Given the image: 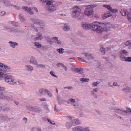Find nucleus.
<instances>
[{
  "mask_svg": "<svg viewBox=\"0 0 131 131\" xmlns=\"http://www.w3.org/2000/svg\"><path fill=\"white\" fill-rule=\"evenodd\" d=\"M71 15L73 18H77L78 20L82 19L84 16L83 14L81 13V10L78 6L73 8Z\"/></svg>",
  "mask_w": 131,
  "mask_h": 131,
  "instance_id": "1",
  "label": "nucleus"
},
{
  "mask_svg": "<svg viewBox=\"0 0 131 131\" xmlns=\"http://www.w3.org/2000/svg\"><path fill=\"white\" fill-rule=\"evenodd\" d=\"M101 26V33L103 31H108L113 27L112 25L110 23H102L98 22Z\"/></svg>",
  "mask_w": 131,
  "mask_h": 131,
  "instance_id": "2",
  "label": "nucleus"
},
{
  "mask_svg": "<svg viewBox=\"0 0 131 131\" xmlns=\"http://www.w3.org/2000/svg\"><path fill=\"white\" fill-rule=\"evenodd\" d=\"M97 22L95 21L91 24L90 29L93 31L96 32L101 33V25H99L96 24Z\"/></svg>",
  "mask_w": 131,
  "mask_h": 131,
  "instance_id": "3",
  "label": "nucleus"
},
{
  "mask_svg": "<svg viewBox=\"0 0 131 131\" xmlns=\"http://www.w3.org/2000/svg\"><path fill=\"white\" fill-rule=\"evenodd\" d=\"M96 6L95 5H89L84 10L85 15L88 17L91 15L93 13V8Z\"/></svg>",
  "mask_w": 131,
  "mask_h": 131,
  "instance_id": "4",
  "label": "nucleus"
},
{
  "mask_svg": "<svg viewBox=\"0 0 131 131\" xmlns=\"http://www.w3.org/2000/svg\"><path fill=\"white\" fill-rule=\"evenodd\" d=\"M4 79L6 82L11 85H15L16 83V81L12 78V76L11 75H6Z\"/></svg>",
  "mask_w": 131,
  "mask_h": 131,
  "instance_id": "5",
  "label": "nucleus"
},
{
  "mask_svg": "<svg viewBox=\"0 0 131 131\" xmlns=\"http://www.w3.org/2000/svg\"><path fill=\"white\" fill-rule=\"evenodd\" d=\"M27 109L29 111L33 112L38 113H40L42 111L41 108L37 106H28L26 107Z\"/></svg>",
  "mask_w": 131,
  "mask_h": 131,
  "instance_id": "6",
  "label": "nucleus"
},
{
  "mask_svg": "<svg viewBox=\"0 0 131 131\" xmlns=\"http://www.w3.org/2000/svg\"><path fill=\"white\" fill-rule=\"evenodd\" d=\"M128 52L125 50H122L119 55L120 59L122 61H124L126 58V56L128 55Z\"/></svg>",
  "mask_w": 131,
  "mask_h": 131,
  "instance_id": "7",
  "label": "nucleus"
},
{
  "mask_svg": "<svg viewBox=\"0 0 131 131\" xmlns=\"http://www.w3.org/2000/svg\"><path fill=\"white\" fill-rule=\"evenodd\" d=\"M11 69L9 67L0 62V71L8 72Z\"/></svg>",
  "mask_w": 131,
  "mask_h": 131,
  "instance_id": "8",
  "label": "nucleus"
},
{
  "mask_svg": "<svg viewBox=\"0 0 131 131\" xmlns=\"http://www.w3.org/2000/svg\"><path fill=\"white\" fill-rule=\"evenodd\" d=\"M115 112L119 115H120L123 116H125L126 114L128 113L126 110H116Z\"/></svg>",
  "mask_w": 131,
  "mask_h": 131,
  "instance_id": "9",
  "label": "nucleus"
},
{
  "mask_svg": "<svg viewBox=\"0 0 131 131\" xmlns=\"http://www.w3.org/2000/svg\"><path fill=\"white\" fill-rule=\"evenodd\" d=\"M83 56L85 57L84 58L85 59H86V61L87 59L90 60L93 58L92 54L89 53H84L83 54Z\"/></svg>",
  "mask_w": 131,
  "mask_h": 131,
  "instance_id": "10",
  "label": "nucleus"
},
{
  "mask_svg": "<svg viewBox=\"0 0 131 131\" xmlns=\"http://www.w3.org/2000/svg\"><path fill=\"white\" fill-rule=\"evenodd\" d=\"M29 62L30 64L36 65H37L38 62L35 58L33 56H31L30 57Z\"/></svg>",
  "mask_w": 131,
  "mask_h": 131,
  "instance_id": "11",
  "label": "nucleus"
},
{
  "mask_svg": "<svg viewBox=\"0 0 131 131\" xmlns=\"http://www.w3.org/2000/svg\"><path fill=\"white\" fill-rule=\"evenodd\" d=\"M22 8L26 12L28 13L30 15H33L34 12L31 10L30 8L27 6H23Z\"/></svg>",
  "mask_w": 131,
  "mask_h": 131,
  "instance_id": "12",
  "label": "nucleus"
},
{
  "mask_svg": "<svg viewBox=\"0 0 131 131\" xmlns=\"http://www.w3.org/2000/svg\"><path fill=\"white\" fill-rule=\"evenodd\" d=\"M83 27L85 29H90L91 24L87 23H82V24Z\"/></svg>",
  "mask_w": 131,
  "mask_h": 131,
  "instance_id": "13",
  "label": "nucleus"
},
{
  "mask_svg": "<svg viewBox=\"0 0 131 131\" xmlns=\"http://www.w3.org/2000/svg\"><path fill=\"white\" fill-rule=\"evenodd\" d=\"M2 3L6 7L10 6V3L8 0H2L1 1Z\"/></svg>",
  "mask_w": 131,
  "mask_h": 131,
  "instance_id": "14",
  "label": "nucleus"
},
{
  "mask_svg": "<svg viewBox=\"0 0 131 131\" xmlns=\"http://www.w3.org/2000/svg\"><path fill=\"white\" fill-rule=\"evenodd\" d=\"M36 35L37 36L34 38V40L35 41H36L37 40H41L42 39V34L41 33L38 32L36 34Z\"/></svg>",
  "mask_w": 131,
  "mask_h": 131,
  "instance_id": "15",
  "label": "nucleus"
},
{
  "mask_svg": "<svg viewBox=\"0 0 131 131\" xmlns=\"http://www.w3.org/2000/svg\"><path fill=\"white\" fill-rule=\"evenodd\" d=\"M8 43L10 44V47L13 48H15L16 46H17L18 45V43L15 42L10 41L8 42Z\"/></svg>",
  "mask_w": 131,
  "mask_h": 131,
  "instance_id": "16",
  "label": "nucleus"
},
{
  "mask_svg": "<svg viewBox=\"0 0 131 131\" xmlns=\"http://www.w3.org/2000/svg\"><path fill=\"white\" fill-rule=\"evenodd\" d=\"M110 49L108 48H107L106 49H105L103 47H102L100 48V51L102 54H104L105 53V51H108L110 50Z\"/></svg>",
  "mask_w": 131,
  "mask_h": 131,
  "instance_id": "17",
  "label": "nucleus"
},
{
  "mask_svg": "<svg viewBox=\"0 0 131 131\" xmlns=\"http://www.w3.org/2000/svg\"><path fill=\"white\" fill-rule=\"evenodd\" d=\"M63 29L64 31L69 30L70 29V26L69 25H68L67 24H65L64 25Z\"/></svg>",
  "mask_w": 131,
  "mask_h": 131,
  "instance_id": "18",
  "label": "nucleus"
},
{
  "mask_svg": "<svg viewBox=\"0 0 131 131\" xmlns=\"http://www.w3.org/2000/svg\"><path fill=\"white\" fill-rule=\"evenodd\" d=\"M30 19L34 24L38 25L40 21V20L36 18H31Z\"/></svg>",
  "mask_w": 131,
  "mask_h": 131,
  "instance_id": "19",
  "label": "nucleus"
},
{
  "mask_svg": "<svg viewBox=\"0 0 131 131\" xmlns=\"http://www.w3.org/2000/svg\"><path fill=\"white\" fill-rule=\"evenodd\" d=\"M25 67L28 71H31L34 70L33 67L30 65H26Z\"/></svg>",
  "mask_w": 131,
  "mask_h": 131,
  "instance_id": "20",
  "label": "nucleus"
},
{
  "mask_svg": "<svg viewBox=\"0 0 131 131\" xmlns=\"http://www.w3.org/2000/svg\"><path fill=\"white\" fill-rule=\"evenodd\" d=\"M3 98L4 100H6L8 101L12 100V95H9V96H3Z\"/></svg>",
  "mask_w": 131,
  "mask_h": 131,
  "instance_id": "21",
  "label": "nucleus"
},
{
  "mask_svg": "<svg viewBox=\"0 0 131 131\" xmlns=\"http://www.w3.org/2000/svg\"><path fill=\"white\" fill-rule=\"evenodd\" d=\"M46 90H47L45 89H41L39 90V92L41 94L44 95L45 94Z\"/></svg>",
  "mask_w": 131,
  "mask_h": 131,
  "instance_id": "22",
  "label": "nucleus"
},
{
  "mask_svg": "<svg viewBox=\"0 0 131 131\" xmlns=\"http://www.w3.org/2000/svg\"><path fill=\"white\" fill-rule=\"evenodd\" d=\"M120 12L123 16L126 15L128 13L126 9H122L120 10Z\"/></svg>",
  "mask_w": 131,
  "mask_h": 131,
  "instance_id": "23",
  "label": "nucleus"
},
{
  "mask_svg": "<svg viewBox=\"0 0 131 131\" xmlns=\"http://www.w3.org/2000/svg\"><path fill=\"white\" fill-rule=\"evenodd\" d=\"M122 90L125 93L129 92L130 91V88L128 86L122 89Z\"/></svg>",
  "mask_w": 131,
  "mask_h": 131,
  "instance_id": "24",
  "label": "nucleus"
},
{
  "mask_svg": "<svg viewBox=\"0 0 131 131\" xmlns=\"http://www.w3.org/2000/svg\"><path fill=\"white\" fill-rule=\"evenodd\" d=\"M72 129L73 131H81V129H82V127L77 126L73 128Z\"/></svg>",
  "mask_w": 131,
  "mask_h": 131,
  "instance_id": "25",
  "label": "nucleus"
},
{
  "mask_svg": "<svg viewBox=\"0 0 131 131\" xmlns=\"http://www.w3.org/2000/svg\"><path fill=\"white\" fill-rule=\"evenodd\" d=\"M42 106L46 110H49L48 108V105L46 102L43 103L42 105Z\"/></svg>",
  "mask_w": 131,
  "mask_h": 131,
  "instance_id": "26",
  "label": "nucleus"
},
{
  "mask_svg": "<svg viewBox=\"0 0 131 131\" xmlns=\"http://www.w3.org/2000/svg\"><path fill=\"white\" fill-rule=\"evenodd\" d=\"M72 124L74 125H77L80 123L79 121H77L76 119H74L72 121Z\"/></svg>",
  "mask_w": 131,
  "mask_h": 131,
  "instance_id": "27",
  "label": "nucleus"
},
{
  "mask_svg": "<svg viewBox=\"0 0 131 131\" xmlns=\"http://www.w3.org/2000/svg\"><path fill=\"white\" fill-rule=\"evenodd\" d=\"M52 39H54L57 42L56 43L59 45H61V41L58 39V38L57 37H53L52 38Z\"/></svg>",
  "mask_w": 131,
  "mask_h": 131,
  "instance_id": "28",
  "label": "nucleus"
},
{
  "mask_svg": "<svg viewBox=\"0 0 131 131\" xmlns=\"http://www.w3.org/2000/svg\"><path fill=\"white\" fill-rule=\"evenodd\" d=\"M19 17L20 21L22 22L24 21L25 20L24 16L21 14H19Z\"/></svg>",
  "mask_w": 131,
  "mask_h": 131,
  "instance_id": "29",
  "label": "nucleus"
},
{
  "mask_svg": "<svg viewBox=\"0 0 131 131\" xmlns=\"http://www.w3.org/2000/svg\"><path fill=\"white\" fill-rule=\"evenodd\" d=\"M57 100L59 101V104H61L63 103V100L59 96L58 97Z\"/></svg>",
  "mask_w": 131,
  "mask_h": 131,
  "instance_id": "30",
  "label": "nucleus"
},
{
  "mask_svg": "<svg viewBox=\"0 0 131 131\" xmlns=\"http://www.w3.org/2000/svg\"><path fill=\"white\" fill-rule=\"evenodd\" d=\"M5 75L3 72H0V80H2L4 79Z\"/></svg>",
  "mask_w": 131,
  "mask_h": 131,
  "instance_id": "31",
  "label": "nucleus"
},
{
  "mask_svg": "<svg viewBox=\"0 0 131 131\" xmlns=\"http://www.w3.org/2000/svg\"><path fill=\"white\" fill-rule=\"evenodd\" d=\"M69 103L72 105V104H74L75 102V100L73 99H70L68 100Z\"/></svg>",
  "mask_w": 131,
  "mask_h": 131,
  "instance_id": "32",
  "label": "nucleus"
},
{
  "mask_svg": "<svg viewBox=\"0 0 131 131\" xmlns=\"http://www.w3.org/2000/svg\"><path fill=\"white\" fill-rule=\"evenodd\" d=\"M80 81H82V82H88L89 81V80L88 79H87L86 78H81L80 79Z\"/></svg>",
  "mask_w": 131,
  "mask_h": 131,
  "instance_id": "33",
  "label": "nucleus"
},
{
  "mask_svg": "<svg viewBox=\"0 0 131 131\" xmlns=\"http://www.w3.org/2000/svg\"><path fill=\"white\" fill-rule=\"evenodd\" d=\"M57 51L60 54H62L64 52V49L62 48L57 49Z\"/></svg>",
  "mask_w": 131,
  "mask_h": 131,
  "instance_id": "34",
  "label": "nucleus"
},
{
  "mask_svg": "<svg viewBox=\"0 0 131 131\" xmlns=\"http://www.w3.org/2000/svg\"><path fill=\"white\" fill-rule=\"evenodd\" d=\"M103 7L106 8L107 9L109 10L110 11L112 8L111 7V6L109 5H103Z\"/></svg>",
  "mask_w": 131,
  "mask_h": 131,
  "instance_id": "35",
  "label": "nucleus"
},
{
  "mask_svg": "<svg viewBox=\"0 0 131 131\" xmlns=\"http://www.w3.org/2000/svg\"><path fill=\"white\" fill-rule=\"evenodd\" d=\"M45 39L49 43L51 42H52L51 39L48 36H46L45 37Z\"/></svg>",
  "mask_w": 131,
  "mask_h": 131,
  "instance_id": "36",
  "label": "nucleus"
},
{
  "mask_svg": "<svg viewBox=\"0 0 131 131\" xmlns=\"http://www.w3.org/2000/svg\"><path fill=\"white\" fill-rule=\"evenodd\" d=\"M80 61H81L83 62H86V59H85L84 57H78L77 58Z\"/></svg>",
  "mask_w": 131,
  "mask_h": 131,
  "instance_id": "37",
  "label": "nucleus"
},
{
  "mask_svg": "<svg viewBox=\"0 0 131 131\" xmlns=\"http://www.w3.org/2000/svg\"><path fill=\"white\" fill-rule=\"evenodd\" d=\"M72 105L75 108H77L79 106V103L78 102H75L74 104H72Z\"/></svg>",
  "mask_w": 131,
  "mask_h": 131,
  "instance_id": "38",
  "label": "nucleus"
},
{
  "mask_svg": "<svg viewBox=\"0 0 131 131\" xmlns=\"http://www.w3.org/2000/svg\"><path fill=\"white\" fill-rule=\"evenodd\" d=\"M34 45L38 48H40L42 46L39 43L36 42H35L34 43Z\"/></svg>",
  "mask_w": 131,
  "mask_h": 131,
  "instance_id": "39",
  "label": "nucleus"
},
{
  "mask_svg": "<svg viewBox=\"0 0 131 131\" xmlns=\"http://www.w3.org/2000/svg\"><path fill=\"white\" fill-rule=\"evenodd\" d=\"M38 25L40 26H41V28H43L45 26V25L44 23H43L41 20L38 24Z\"/></svg>",
  "mask_w": 131,
  "mask_h": 131,
  "instance_id": "40",
  "label": "nucleus"
},
{
  "mask_svg": "<svg viewBox=\"0 0 131 131\" xmlns=\"http://www.w3.org/2000/svg\"><path fill=\"white\" fill-rule=\"evenodd\" d=\"M127 17L128 20L131 22V14L128 13L127 14Z\"/></svg>",
  "mask_w": 131,
  "mask_h": 131,
  "instance_id": "41",
  "label": "nucleus"
},
{
  "mask_svg": "<svg viewBox=\"0 0 131 131\" xmlns=\"http://www.w3.org/2000/svg\"><path fill=\"white\" fill-rule=\"evenodd\" d=\"M83 69L82 68H78V71H77V73H82L83 72Z\"/></svg>",
  "mask_w": 131,
  "mask_h": 131,
  "instance_id": "42",
  "label": "nucleus"
},
{
  "mask_svg": "<svg viewBox=\"0 0 131 131\" xmlns=\"http://www.w3.org/2000/svg\"><path fill=\"white\" fill-rule=\"evenodd\" d=\"M90 129L89 127L82 128L81 129V131H89Z\"/></svg>",
  "mask_w": 131,
  "mask_h": 131,
  "instance_id": "43",
  "label": "nucleus"
},
{
  "mask_svg": "<svg viewBox=\"0 0 131 131\" xmlns=\"http://www.w3.org/2000/svg\"><path fill=\"white\" fill-rule=\"evenodd\" d=\"M125 61L131 62V57H127L126 58Z\"/></svg>",
  "mask_w": 131,
  "mask_h": 131,
  "instance_id": "44",
  "label": "nucleus"
},
{
  "mask_svg": "<svg viewBox=\"0 0 131 131\" xmlns=\"http://www.w3.org/2000/svg\"><path fill=\"white\" fill-rule=\"evenodd\" d=\"M11 24L13 26L15 27H17L18 25V24L17 22L15 21H12Z\"/></svg>",
  "mask_w": 131,
  "mask_h": 131,
  "instance_id": "45",
  "label": "nucleus"
},
{
  "mask_svg": "<svg viewBox=\"0 0 131 131\" xmlns=\"http://www.w3.org/2000/svg\"><path fill=\"white\" fill-rule=\"evenodd\" d=\"M91 95L95 99H96L97 97L96 94L93 91L91 92Z\"/></svg>",
  "mask_w": 131,
  "mask_h": 131,
  "instance_id": "46",
  "label": "nucleus"
},
{
  "mask_svg": "<svg viewBox=\"0 0 131 131\" xmlns=\"http://www.w3.org/2000/svg\"><path fill=\"white\" fill-rule=\"evenodd\" d=\"M130 42H131V40H127L124 43V45L126 46H128L129 45V44L130 43Z\"/></svg>",
  "mask_w": 131,
  "mask_h": 131,
  "instance_id": "47",
  "label": "nucleus"
},
{
  "mask_svg": "<svg viewBox=\"0 0 131 131\" xmlns=\"http://www.w3.org/2000/svg\"><path fill=\"white\" fill-rule=\"evenodd\" d=\"M55 73L54 71H51L50 72V74L52 76L57 78V77L54 74Z\"/></svg>",
  "mask_w": 131,
  "mask_h": 131,
  "instance_id": "48",
  "label": "nucleus"
},
{
  "mask_svg": "<svg viewBox=\"0 0 131 131\" xmlns=\"http://www.w3.org/2000/svg\"><path fill=\"white\" fill-rule=\"evenodd\" d=\"M66 125L67 128H71L72 126L71 125L70 123L68 122H66Z\"/></svg>",
  "mask_w": 131,
  "mask_h": 131,
  "instance_id": "49",
  "label": "nucleus"
},
{
  "mask_svg": "<svg viewBox=\"0 0 131 131\" xmlns=\"http://www.w3.org/2000/svg\"><path fill=\"white\" fill-rule=\"evenodd\" d=\"M46 92L47 93V94L50 97H52V94L48 90H46Z\"/></svg>",
  "mask_w": 131,
  "mask_h": 131,
  "instance_id": "50",
  "label": "nucleus"
},
{
  "mask_svg": "<svg viewBox=\"0 0 131 131\" xmlns=\"http://www.w3.org/2000/svg\"><path fill=\"white\" fill-rule=\"evenodd\" d=\"M2 119L5 120H9L10 118H8L7 116L4 115L2 116Z\"/></svg>",
  "mask_w": 131,
  "mask_h": 131,
  "instance_id": "51",
  "label": "nucleus"
},
{
  "mask_svg": "<svg viewBox=\"0 0 131 131\" xmlns=\"http://www.w3.org/2000/svg\"><path fill=\"white\" fill-rule=\"evenodd\" d=\"M54 110L56 112H59L60 111V110L58 109V107L56 105H55L54 106Z\"/></svg>",
  "mask_w": 131,
  "mask_h": 131,
  "instance_id": "52",
  "label": "nucleus"
},
{
  "mask_svg": "<svg viewBox=\"0 0 131 131\" xmlns=\"http://www.w3.org/2000/svg\"><path fill=\"white\" fill-rule=\"evenodd\" d=\"M63 65H64L62 63H61L60 62H59L57 64V66L58 67H63L62 66Z\"/></svg>",
  "mask_w": 131,
  "mask_h": 131,
  "instance_id": "53",
  "label": "nucleus"
},
{
  "mask_svg": "<svg viewBox=\"0 0 131 131\" xmlns=\"http://www.w3.org/2000/svg\"><path fill=\"white\" fill-rule=\"evenodd\" d=\"M110 11L112 13H116L118 12V10L116 9H112V8L111 9Z\"/></svg>",
  "mask_w": 131,
  "mask_h": 131,
  "instance_id": "54",
  "label": "nucleus"
},
{
  "mask_svg": "<svg viewBox=\"0 0 131 131\" xmlns=\"http://www.w3.org/2000/svg\"><path fill=\"white\" fill-rule=\"evenodd\" d=\"M6 12L4 11H2L0 12V16H3L5 15Z\"/></svg>",
  "mask_w": 131,
  "mask_h": 131,
  "instance_id": "55",
  "label": "nucleus"
},
{
  "mask_svg": "<svg viewBox=\"0 0 131 131\" xmlns=\"http://www.w3.org/2000/svg\"><path fill=\"white\" fill-rule=\"evenodd\" d=\"M38 67H39L41 68H45V65L42 64H39L37 65Z\"/></svg>",
  "mask_w": 131,
  "mask_h": 131,
  "instance_id": "56",
  "label": "nucleus"
},
{
  "mask_svg": "<svg viewBox=\"0 0 131 131\" xmlns=\"http://www.w3.org/2000/svg\"><path fill=\"white\" fill-rule=\"evenodd\" d=\"M6 29H9L8 31L10 32H13V28H9V27H8L7 28H6Z\"/></svg>",
  "mask_w": 131,
  "mask_h": 131,
  "instance_id": "57",
  "label": "nucleus"
},
{
  "mask_svg": "<svg viewBox=\"0 0 131 131\" xmlns=\"http://www.w3.org/2000/svg\"><path fill=\"white\" fill-rule=\"evenodd\" d=\"M4 90V88L3 87H0V96L2 94V91Z\"/></svg>",
  "mask_w": 131,
  "mask_h": 131,
  "instance_id": "58",
  "label": "nucleus"
},
{
  "mask_svg": "<svg viewBox=\"0 0 131 131\" xmlns=\"http://www.w3.org/2000/svg\"><path fill=\"white\" fill-rule=\"evenodd\" d=\"M113 86H119V85L116 82H114L113 84Z\"/></svg>",
  "mask_w": 131,
  "mask_h": 131,
  "instance_id": "59",
  "label": "nucleus"
},
{
  "mask_svg": "<svg viewBox=\"0 0 131 131\" xmlns=\"http://www.w3.org/2000/svg\"><path fill=\"white\" fill-rule=\"evenodd\" d=\"M64 89H66L67 88L69 90H71L73 89V87L71 86H69L64 87Z\"/></svg>",
  "mask_w": 131,
  "mask_h": 131,
  "instance_id": "60",
  "label": "nucleus"
},
{
  "mask_svg": "<svg viewBox=\"0 0 131 131\" xmlns=\"http://www.w3.org/2000/svg\"><path fill=\"white\" fill-rule=\"evenodd\" d=\"M47 119L48 120V121L50 123L52 124L53 125H54L55 124V123H54L53 121H51L50 119Z\"/></svg>",
  "mask_w": 131,
  "mask_h": 131,
  "instance_id": "61",
  "label": "nucleus"
},
{
  "mask_svg": "<svg viewBox=\"0 0 131 131\" xmlns=\"http://www.w3.org/2000/svg\"><path fill=\"white\" fill-rule=\"evenodd\" d=\"M126 109L127 110L126 111H127L128 112H130V113H131V108H129L128 107H127L126 108Z\"/></svg>",
  "mask_w": 131,
  "mask_h": 131,
  "instance_id": "62",
  "label": "nucleus"
},
{
  "mask_svg": "<svg viewBox=\"0 0 131 131\" xmlns=\"http://www.w3.org/2000/svg\"><path fill=\"white\" fill-rule=\"evenodd\" d=\"M15 8L18 10H19L20 9V7L18 6L15 5L14 6Z\"/></svg>",
  "mask_w": 131,
  "mask_h": 131,
  "instance_id": "63",
  "label": "nucleus"
},
{
  "mask_svg": "<svg viewBox=\"0 0 131 131\" xmlns=\"http://www.w3.org/2000/svg\"><path fill=\"white\" fill-rule=\"evenodd\" d=\"M105 14L107 18L111 16L110 13Z\"/></svg>",
  "mask_w": 131,
  "mask_h": 131,
  "instance_id": "64",
  "label": "nucleus"
}]
</instances>
